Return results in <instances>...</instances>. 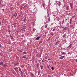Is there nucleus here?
<instances>
[{
	"label": "nucleus",
	"instance_id": "a19ab883",
	"mask_svg": "<svg viewBox=\"0 0 77 77\" xmlns=\"http://www.w3.org/2000/svg\"><path fill=\"white\" fill-rule=\"evenodd\" d=\"M63 1H65V0H62Z\"/></svg>",
	"mask_w": 77,
	"mask_h": 77
},
{
	"label": "nucleus",
	"instance_id": "393cba45",
	"mask_svg": "<svg viewBox=\"0 0 77 77\" xmlns=\"http://www.w3.org/2000/svg\"><path fill=\"white\" fill-rule=\"evenodd\" d=\"M51 35H52V36H53V35H54V34L53 33H51Z\"/></svg>",
	"mask_w": 77,
	"mask_h": 77
},
{
	"label": "nucleus",
	"instance_id": "f704fd0d",
	"mask_svg": "<svg viewBox=\"0 0 77 77\" xmlns=\"http://www.w3.org/2000/svg\"><path fill=\"white\" fill-rule=\"evenodd\" d=\"M51 60V59H48V60Z\"/></svg>",
	"mask_w": 77,
	"mask_h": 77
},
{
	"label": "nucleus",
	"instance_id": "412c9836",
	"mask_svg": "<svg viewBox=\"0 0 77 77\" xmlns=\"http://www.w3.org/2000/svg\"><path fill=\"white\" fill-rule=\"evenodd\" d=\"M10 9L11 11H12V8H10Z\"/></svg>",
	"mask_w": 77,
	"mask_h": 77
},
{
	"label": "nucleus",
	"instance_id": "e433bc0d",
	"mask_svg": "<svg viewBox=\"0 0 77 77\" xmlns=\"http://www.w3.org/2000/svg\"><path fill=\"white\" fill-rule=\"evenodd\" d=\"M67 19H66L65 20V21H67Z\"/></svg>",
	"mask_w": 77,
	"mask_h": 77
},
{
	"label": "nucleus",
	"instance_id": "1a4fd4ad",
	"mask_svg": "<svg viewBox=\"0 0 77 77\" xmlns=\"http://www.w3.org/2000/svg\"><path fill=\"white\" fill-rule=\"evenodd\" d=\"M23 53L24 54H27V52L26 51H24Z\"/></svg>",
	"mask_w": 77,
	"mask_h": 77
},
{
	"label": "nucleus",
	"instance_id": "4c0bfd02",
	"mask_svg": "<svg viewBox=\"0 0 77 77\" xmlns=\"http://www.w3.org/2000/svg\"><path fill=\"white\" fill-rule=\"evenodd\" d=\"M2 11H4V9H2Z\"/></svg>",
	"mask_w": 77,
	"mask_h": 77
},
{
	"label": "nucleus",
	"instance_id": "72a5a7b5",
	"mask_svg": "<svg viewBox=\"0 0 77 77\" xmlns=\"http://www.w3.org/2000/svg\"><path fill=\"white\" fill-rule=\"evenodd\" d=\"M66 10H68V8H66Z\"/></svg>",
	"mask_w": 77,
	"mask_h": 77
},
{
	"label": "nucleus",
	"instance_id": "f3484780",
	"mask_svg": "<svg viewBox=\"0 0 77 77\" xmlns=\"http://www.w3.org/2000/svg\"><path fill=\"white\" fill-rule=\"evenodd\" d=\"M23 29H25L26 28V26H23Z\"/></svg>",
	"mask_w": 77,
	"mask_h": 77
},
{
	"label": "nucleus",
	"instance_id": "2f4dec72",
	"mask_svg": "<svg viewBox=\"0 0 77 77\" xmlns=\"http://www.w3.org/2000/svg\"><path fill=\"white\" fill-rule=\"evenodd\" d=\"M30 29H32V27L30 26Z\"/></svg>",
	"mask_w": 77,
	"mask_h": 77
},
{
	"label": "nucleus",
	"instance_id": "79ce46f5",
	"mask_svg": "<svg viewBox=\"0 0 77 77\" xmlns=\"http://www.w3.org/2000/svg\"><path fill=\"white\" fill-rule=\"evenodd\" d=\"M42 50H44V48H42Z\"/></svg>",
	"mask_w": 77,
	"mask_h": 77
},
{
	"label": "nucleus",
	"instance_id": "bb28decb",
	"mask_svg": "<svg viewBox=\"0 0 77 77\" xmlns=\"http://www.w3.org/2000/svg\"><path fill=\"white\" fill-rule=\"evenodd\" d=\"M50 38H48V41H49V40H50Z\"/></svg>",
	"mask_w": 77,
	"mask_h": 77
},
{
	"label": "nucleus",
	"instance_id": "a211bd4d",
	"mask_svg": "<svg viewBox=\"0 0 77 77\" xmlns=\"http://www.w3.org/2000/svg\"><path fill=\"white\" fill-rule=\"evenodd\" d=\"M62 28H63V29H65V26H62L61 27Z\"/></svg>",
	"mask_w": 77,
	"mask_h": 77
},
{
	"label": "nucleus",
	"instance_id": "9b49d317",
	"mask_svg": "<svg viewBox=\"0 0 77 77\" xmlns=\"http://www.w3.org/2000/svg\"><path fill=\"white\" fill-rule=\"evenodd\" d=\"M0 65H3V62H2L0 63Z\"/></svg>",
	"mask_w": 77,
	"mask_h": 77
},
{
	"label": "nucleus",
	"instance_id": "ddd939ff",
	"mask_svg": "<svg viewBox=\"0 0 77 77\" xmlns=\"http://www.w3.org/2000/svg\"><path fill=\"white\" fill-rule=\"evenodd\" d=\"M19 71H21V69L20 68H19Z\"/></svg>",
	"mask_w": 77,
	"mask_h": 77
},
{
	"label": "nucleus",
	"instance_id": "473e14b6",
	"mask_svg": "<svg viewBox=\"0 0 77 77\" xmlns=\"http://www.w3.org/2000/svg\"><path fill=\"white\" fill-rule=\"evenodd\" d=\"M20 51V52H23V51Z\"/></svg>",
	"mask_w": 77,
	"mask_h": 77
},
{
	"label": "nucleus",
	"instance_id": "c9c22d12",
	"mask_svg": "<svg viewBox=\"0 0 77 77\" xmlns=\"http://www.w3.org/2000/svg\"><path fill=\"white\" fill-rule=\"evenodd\" d=\"M58 5H59V6H60V4H58Z\"/></svg>",
	"mask_w": 77,
	"mask_h": 77
},
{
	"label": "nucleus",
	"instance_id": "7c9ffc66",
	"mask_svg": "<svg viewBox=\"0 0 77 77\" xmlns=\"http://www.w3.org/2000/svg\"><path fill=\"white\" fill-rule=\"evenodd\" d=\"M16 68H17V69H18V68L17 67H16Z\"/></svg>",
	"mask_w": 77,
	"mask_h": 77
},
{
	"label": "nucleus",
	"instance_id": "6ab92c4d",
	"mask_svg": "<svg viewBox=\"0 0 77 77\" xmlns=\"http://www.w3.org/2000/svg\"><path fill=\"white\" fill-rule=\"evenodd\" d=\"M51 69H52V70H54V67H52L51 68Z\"/></svg>",
	"mask_w": 77,
	"mask_h": 77
},
{
	"label": "nucleus",
	"instance_id": "20e7f679",
	"mask_svg": "<svg viewBox=\"0 0 77 77\" xmlns=\"http://www.w3.org/2000/svg\"><path fill=\"white\" fill-rule=\"evenodd\" d=\"M31 75H32L31 77H35V75H33V74L32 73H31Z\"/></svg>",
	"mask_w": 77,
	"mask_h": 77
},
{
	"label": "nucleus",
	"instance_id": "f257e3e1",
	"mask_svg": "<svg viewBox=\"0 0 77 77\" xmlns=\"http://www.w3.org/2000/svg\"><path fill=\"white\" fill-rule=\"evenodd\" d=\"M65 57V56H62L59 57L60 59H62Z\"/></svg>",
	"mask_w": 77,
	"mask_h": 77
},
{
	"label": "nucleus",
	"instance_id": "c85d7f7f",
	"mask_svg": "<svg viewBox=\"0 0 77 77\" xmlns=\"http://www.w3.org/2000/svg\"><path fill=\"white\" fill-rule=\"evenodd\" d=\"M3 66H5V64H4L3 65Z\"/></svg>",
	"mask_w": 77,
	"mask_h": 77
},
{
	"label": "nucleus",
	"instance_id": "2eb2a0df",
	"mask_svg": "<svg viewBox=\"0 0 77 77\" xmlns=\"http://www.w3.org/2000/svg\"><path fill=\"white\" fill-rule=\"evenodd\" d=\"M48 21H50V18H48Z\"/></svg>",
	"mask_w": 77,
	"mask_h": 77
},
{
	"label": "nucleus",
	"instance_id": "9d476101",
	"mask_svg": "<svg viewBox=\"0 0 77 77\" xmlns=\"http://www.w3.org/2000/svg\"><path fill=\"white\" fill-rule=\"evenodd\" d=\"M35 30H36V29H35V28H33V31L34 32H35Z\"/></svg>",
	"mask_w": 77,
	"mask_h": 77
},
{
	"label": "nucleus",
	"instance_id": "c03bdc74",
	"mask_svg": "<svg viewBox=\"0 0 77 77\" xmlns=\"http://www.w3.org/2000/svg\"><path fill=\"white\" fill-rule=\"evenodd\" d=\"M60 56H61V55H60Z\"/></svg>",
	"mask_w": 77,
	"mask_h": 77
},
{
	"label": "nucleus",
	"instance_id": "423d86ee",
	"mask_svg": "<svg viewBox=\"0 0 77 77\" xmlns=\"http://www.w3.org/2000/svg\"><path fill=\"white\" fill-rule=\"evenodd\" d=\"M40 67H41V69H43V66H41Z\"/></svg>",
	"mask_w": 77,
	"mask_h": 77
},
{
	"label": "nucleus",
	"instance_id": "39448f33",
	"mask_svg": "<svg viewBox=\"0 0 77 77\" xmlns=\"http://www.w3.org/2000/svg\"><path fill=\"white\" fill-rule=\"evenodd\" d=\"M61 53H62V54H66V52H61Z\"/></svg>",
	"mask_w": 77,
	"mask_h": 77
},
{
	"label": "nucleus",
	"instance_id": "49530a36",
	"mask_svg": "<svg viewBox=\"0 0 77 77\" xmlns=\"http://www.w3.org/2000/svg\"><path fill=\"white\" fill-rule=\"evenodd\" d=\"M0 47H1V46H0Z\"/></svg>",
	"mask_w": 77,
	"mask_h": 77
},
{
	"label": "nucleus",
	"instance_id": "ea45409f",
	"mask_svg": "<svg viewBox=\"0 0 77 77\" xmlns=\"http://www.w3.org/2000/svg\"><path fill=\"white\" fill-rule=\"evenodd\" d=\"M76 62H77V59L76 60Z\"/></svg>",
	"mask_w": 77,
	"mask_h": 77
},
{
	"label": "nucleus",
	"instance_id": "4468645a",
	"mask_svg": "<svg viewBox=\"0 0 77 77\" xmlns=\"http://www.w3.org/2000/svg\"><path fill=\"white\" fill-rule=\"evenodd\" d=\"M45 28H46V29H47V25H45Z\"/></svg>",
	"mask_w": 77,
	"mask_h": 77
},
{
	"label": "nucleus",
	"instance_id": "6e6552de",
	"mask_svg": "<svg viewBox=\"0 0 77 77\" xmlns=\"http://www.w3.org/2000/svg\"><path fill=\"white\" fill-rule=\"evenodd\" d=\"M57 4H58V5H59V4H60V2H58V1H57Z\"/></svg>",
	"mask_w": 77,
	"mask_h": 77
},
{
	"label": "nucleus",
	"instance_id": "58836bf2",
	"mask_svg": "<svg viewBox=\"0 0 77 77\" xmlns=\"http://www.w3.org/2000/svg\"><path fill=\"white\" fill-rule=\"evenodd\" d=\"M43 7H44V5L43 4Z\"/></svg>",
	"mask_w": 77,
	"mask_h": 77
},
{
	"label": "nucleus",
	"instance_id": "7ed1b4c3",
	"mask_svg": "<svg viewBox=\"0 0 77 77\" xmlns=\"http://www.w3.org/2000/svg\"><path fill=\"white\" fill-rule=\"evenodd\" d=\"M18 65H19V63L17 62L16 63L15 66H17Z\"/></svg>",
	"mask_w": 77,
	"mask_h": 77
},
{
	"label": "nucleus",
	"instance_id": "de8ad7c7",
	"mask_svg": "<svg viewBox=\"0 0 77 77\" xmlns=\"http://www.w3.org/2000/svg\"><path fill=\"white\" fill-rule=\"evenodd\" d=\"M0 47H1V46H0Z\"/></svg>",
	"mask_w": 77,
	"mask_h": 77
},
{
	"label": "nucleus",
	"instance_id": "0eeeda50",
	"mask_svg": "<svg viewBox=\"0 0 77 77\" xmlns=\"http://www.w3.org/2000/svg\"><path fill=\"white\" fill-rule=\"evenodd\" d=\"M40 38V37H38L36 38V40H39V39Z\"/></svg>",
	"mask_w": 77,
	"mask_h": 77
},
{
	"label": "nucleus",
	"instance_id": "a18cd8bd",
	"mask_svg": "<svg viewBox=\"0 0 77 77\" xmlns=\"http://www.w3.org/2000/svg\"><path fill=\"white\" fill-rule=\"evenodd\" d=\"M42 61L43 62V60H42Z\"/></svg>",
	"mask_w": 77,
	"mask_h": 77
},
{
	"label": "nucleus",
	"instance_id": "c756f323",
	"mask_svg": "<svg viewBox=\"0 0 77 77\" xmlns=\"http://www.w3.org/2000/svg\"><path fill=\"white\" fill-rule=\"evenodd\" d=\"M57 31H59V29H58L57 30Z\"/></svg>",
	"mask_w": 77,
	"mask_h": 77
},
{
	"label": "nucleus",
	"instance_id": "dca6fc26",
	"mask_svg": "<svg viewBox=\"0 0 77 77\" xmlns=\"http://www.w3.org/2000/svg\"><path fill=\"white\" fill-rule=\"evenodd\" d=\"M58 44V42H56L55 43L56 45H57Z\"/></svg>",
	"mask_w": 77,
	"mask_h": 77
},
{
	"label": "nucleus",
	"instance_id": "5701e85b",
	"mask_svg": "<svg viewBox=\"0 0 77 77\" xmlns=\"http://www.w3.org/2000/svg\"><path fill=\"white\" fill-rule=\"evenodd\" d=\"M68 54H71V53L70 52H69L68 53Z\"/></svg>",
	"mask_w": 77,
	"mask_h": 77
},
{
	"label": "nucleus",
	"instance_id": "aec40b11",
	"mask_svg": "<svg viewBox=\"0 0 77 77\" xmlns=\"http://www.w3.org/2000/svg\"><path fill=\"white\" fill-rule=\"evenodd\" d=\"M22 9H23V7H21L20 8V10H22Z\"/></svg>",
	"mask_w": 77,
	"mask_h": 77
},
{
	"label": "nucleus",
	"instance_id": "a878e982",
	"mask_svg": "<svg viewBox=\"0 0 77 77\" xmlns=\"http://www.w3.org/2000/svg\"><path fill=\"white\" fill-rule=\"evenodd\" d=\"M26 21V19H24V20H23V21L24 22H25V21Z\"/></svg>",
	"mask_w": 77,
	"mask_h": 77
},
{
	"label": "nucleus",
	"instance_id": "cd10ccee",
	"mask_svg": "<svg viewBox=\"0 0 77 77\" xmlns=\"http://www.w3.org/2000/svg\"><path fill=\"white\" fill-rule=\"evenodd\" d=\"M14 16H17V15L15 14H14Z\"/></svg>",
	"mask_w": 77,
	"mask_h": 77
},
{
	"label": "nucleus",
	"instance_id": "f03ea898",
	"mask_svg": "<svg viewBox=\"0 0 77 77\" xmlns=\"http://www.w3.org/2000/svg\"><path fill=\"white\" fill-rule=\"evenodd\" d=\"M72 3H70V7L71 8H72L73 7H72Z\"/></svg>",
	"mask_w": 77,
	"mask_h": 77
},
{
	"label": "nucleus",
	"instance_id": "4be33fe9",
	"mask_svg": "<svg viewBox=\"0 0 77 77\" xmlns=\"http://www.w3.org/2000/svg\"><path fill=\"white\" fill-rule=\"evenodd\" d=\"M55 30V29H53L52 31L53 32H54Z\"/></svg>",
	"mask_w": 77,
	"mask_h": 77
},
{
	"label": "nucleus",
	"instance_id": "09e8293b",
	"mask_svg": "<svg viewBox=\"0 0 77 77\" xmlns=\"http://www.w3.org/2000/svg\"><path fill=\"white\" fill-rule=\"evenodd\" d=\"M0 47H1V46H0Z\"/></svg>",
	"mask_w": 77,
	"mask_h": 77
},
{
	"label": "nucleus",
	"instance_id": "37998d69",
	"mask_svg": "<svg viewBox=\"0 0 77 77\" xmlns=\"http://www.w3.org/2000/svg\"><path fill=\"white\" fill-rule=\"evenodd\" d=\"M2 3L0 2V4H1Z\"/></svg>",
	"mask_w": 77,
	"mask_h": 77
},
{
	"label": "nucleus",
	"instance_id": "b1692460",
	"mask_svg": "<svg viewBox=\"0 0 77 77\" xmlns=\"http://www.w3.org/2000/svg\"><path fill=\"white\" fill-rule=\"evenodd\" d=\"M47 67L48 68H49V66H48V65H47Z\"/></svg>",
	"mask_w": 77,
	"mask_h": 77
},
{
	"label": "nucleus",
	"instance_id": "f8f14e48",
	"mask_svg": "<svg viewBox=\"0 0 77 77\" xmlns=\"http://www.w3.org/2000/svg\"><path fill=\"white\" fill-rule=\"evenodd\" d=\"M22 58H23V59H25V58H26V57L23 56V57H22Z\"/></svg>",
	"mask_w": 77,
	"mask_h": 77
}]
</instances>
